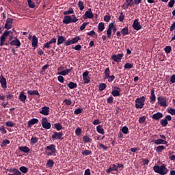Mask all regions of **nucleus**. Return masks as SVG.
Instances as JSON below:
<instances>
[{
    "instance_id": "25",
    "label": "nucleus",
    "mask_w": 175,
    "mask_h": 175,
    "mask_svg": "<svg viewBox=\"0 0 175 175\" xmlns=\"http://www.w3.org/2000/svg\"><path fill=\"white\" fill-rule=\"evenodd\" d=\"M18 150L20 151H22L23 152H25V154H28V152H29V151H31V149H29V148H28V146H20L18 148Z\"/></svg>"
},
{
    "instance_id": "32",
    "label": "nucleus",
    "mask_w": 175,
    "mask_h": 175,
    "mask_svg": "<svg viewBox=\"0 0 175 175\" xmlns=\"http://www.w3.org/2000/svg\"><path fill=\"white\" fill-rule=\"evenodd\" d=\"M96 131L98 133H100V135H105V129L100 125L96 126Z\"/></svg>"
},
{
    "instance_id": "47",
    "label": "nucleus",
    "mask_w": 175,
    "mask_h": 175,
    "mask_svg": "<svg viewBox=\"0 0 175 175\" xmlns=\"http://www.w3.org/2000/svg\"><path fill=\"white\" fill-rule=\"evenodd\" d=\"M122 132L124 135H128V133H129V129H128L126 126H124L122 128Z\"/></svg>"
},
{
    "instance_id": "38",
    "label": "nucleus",
    "mask_w": 175,
    "mask_h": 175,
    "mask_svg": "<svg viewBox=\"0 0 175 175\" xmlns=\"http://www.w3.org/2000/svg\"><path fill=\"white\" fill-rule=\"evenodd\" d=\"M106 87H107V85L106 83H101L98 85V90L99 91H103L106 89Z\"/></svg>"
},
{
    "instance_id": "42",
    "label": "nucleus",
    "mask_w": 175,
    "mask_h": 175,
    "mask_svg": "<svg viewBox=\"0 0 175 175\" xmlns=\"http://www.w3.org/2000/svg\"><path fill=\"white\" fill-rule=\"evenodd\" d=\"M167 113H169V114H171V116H175V109L174 108H172V107H169L167 109Z\"/></svg>"
},
{
    "instance_id": "60",
    "label": "nucleus",
    "mask_w": 175,
    "mask_h": 175,
    "mask_svg": "<svg viewBox=\"0 0 175 175\" xmlns=\"http://www.w3.org/2000/svg\"><path fill=\"white\" fill-rule=\"evenodd\" d=\"M64 103H65L67 106H70V105H72V100L70 99H65L64 100Z\"/></svg>"
},
{
    "instance_id": "16",
    "label": "nucleus",
    "mask_w": 175,
    "mask_h": 175,
    "mask_svg": "<svg viewBox=\"0 0 175 175\" xmlns=\"http://www.w3.org/2000/svg\"><path fill=\"white\" fill-rule=\"evenodd\" d=\"M75 21L72 20V16H70L69 15H66L63 19V24L68 25V24H70V23L75 22Z\"/></svg>"
},
{
    "instance_id": "46",
    "label": "nucleus",
    "mask_w": 175,
    "mask_h": 175,
    "mask_svg": "<svg viewBox=\"0 0 175 175\" xmlns=\"http://www.w3.org/2000/svg\"><path fill=\"white\" fill-rule=\"evenodd\" d=\"M83 113V108H77L74 111V114L76 116H79V114H81Z\"/></svg>"
},
{
    "instance_id": "15",
    "label": "nucleus",
    "mask_w": 175,
    "mask_h": 175,
    "mask_svg": "<svg viewBox=\"0 0 175 175\" xmlns=\"http://www.w3.org/2000/svg\"><path fill=\"white\" fill-rule=\"evenodd\" d=\"M40 114H42L43 116H49L50 114V107L45 106L42 108V110L40 111Z\"/></svg>"
},
{
    "instance_id": "11",
    "label": "nucleus",
    "mask_w": 175,
    "mask_h": 175,
    "mask_svg": "<svg viewBox=\"0 0 175 175\" xmlns=\"http://www.w3.org/2000/svg\"><path fill=\"white\" fill-rule=\"evenodd\" d=\"M124 57V53H118L117 55H113L111 57V59L114 61V62H121V59H122V57Z\"/></svg>"
},
{
    "instance_id": "36",
    "label": "nucleus",
    "mask_w": 175,
    "mask_h": 175,
    "mask_svg": "<svg viewBox=\"0 0 175 175\" xmlns=\"http://www.w3.org/2000/svg\"><path fill=\"white\" fill-rule=\"evenodd\" d=\"M74 13H75V11L73 10V9L72 8H70L69 10L64 11L63 12V14H64V16H69V14H73Z\"/></svg>"
},
{
    "instance_id": "34",
    "label": "nucleus",
    "mask_w": 175,
    "mask_h": 175,
    "mask_svg": "<svg viewBox=\"0 0 175 175\" xmlns=\"http://www.w3.org/2000/svg\"><path fill=\"white\" fill-rule=\"evenodd\" d=\"M83 142H84V143H92V139L90 138L88 135H84L83 137Z\"/></svg>"
},
{
    "instance_id": "26",
    "label": "nucleus",
    "mask_w": 175,
    "mask_h": 175,
    "mask_svg": "<svg viewBox=\"0 0 175 175\" xmlns=\"http://www.w3.org/2000/svg\"><path fill=\"white\" fill-rule=\"evenodd\" d=\"M38 39L36 38V36H33L32 37V47H38Z\"/></svg>"
},
{
    "instance_id": "21",
    "label": "nucleus",
    "mask_w": 175,
    "mask_h": 175,
    "mask_svg": "<svg viewBox=\"0 0 175 175\" xmlns=\"http://www.w3.org/2000/svg\"><path fill=\"white\" fill-rule=\"evenodd\" d=\"M111 172H118V170H117V165H116V164H112L111 166L106 170V173L108 174L111 173Z\"/></svg>"
},
{
    "instance_id": "18",
    "label": "nucleus",
    "mask_w": 175,
    "mask_h": 175,
    "mask_svg": "<svg viewBox=\"0 0 175 175\" xmlns=\"http://www.w3.org/2000/svg\"><path fill=\"white\" fill-rule=\"evenodd\" d=\"M152 120H155L156 121H158L161 120V118H163V113L161 112H157V113H154L152 116Z\"/></svg>"
},
{
    "instance_id": "22",
    "label": "nucleus",
    "mask_w": 175,
    "mask_h": 175,
    "mask_svg": "<svg viewBox=\"0 0 175 175\" xmlns=\"http://www.w3.org/2000/svg\"><path fill=\"white\" fill-rule=\"evenodd\" d=\"M19 100L21 102H23V103H25V100H27V95H25V93L24 92H21L19 95Z\"/></svg>"
},
{
    "instance_id": "3",
    "label": "nucleus",
    "mask_w": 175,
    "mask_h": 175,
    "mask_svg": "<svg viewBox=\"0 0 175 175\" xmlns=\"http://www.w3.org/2000/svg\"><path fill=\"white\" fill-rule=\"evenodd\" d=\"M10 31L5 30L3 34L0 37V46L2 47V46H8L9 44L5 42H6V38L9 36V33Z\"/></svg>"
},
{
    "instance_id": "43",
    "label": "nucleus",
    "mask_w": 175,
    "mask_h": 175,
    "mask_svg": "<svg viewBox=\"0 0 175 175\" xmlns=\"http://www.w3.org/2000/svg\"><path fill=\"white\" fill-rule=\"evenodd\" d=\"M46 166L47 167H53L54 166V161L49 159L46 162Z\"/></svg>"
},
{
    "instance_id": "27",
    "label": "nucleus",
    "mask_w": 175,
    "mask_h": 175,
    "mask_svg": "<svg viewBox=\"0 0 175 175\" xmlns=\"http://www.w3.org/2000/svg\"><path fill=\"white\" fill-rule=\"evenodd\" d=\"M38 122H39V120L37 118H33L28 122V126L35 125V124H38Z\"/></svg>"
},
{
    "instance_id": "40",
    "label": "nucleus",
    "mask_w": 175,
    "mask_h": 175,
    "mask_svg": "<svg viewBox=\"0 0 175 175\" xmlns=\"http://www.w3.org/2000/svg\"><path fill=\"white\" fill-rule=\"evenodd\" d=\"M8 144H10V141L9 139H5L1 142V147H6Z\"/></svg>"
},
{
    "instance_id": "59",
    "label": "nucleus",
    "mask_w": 175,
    "mask_h": 175,
    "mask_svg": "<svg viewBox=\"0 0 175 175\" xmlns=\"http://www.w3.org/2000/svg\"><path fill=\"white\" fill-rule=\"evenodd\" d=\"M139 124H144L146 122V116H142L139 118Z\"/></svg>"
},
{
    "instance_id": "5",
    "label": "nucleus",
    "mask_w": 175,
    "mask_h": 175,
    "mask_svg": "<svg viewBox=\"0 0 175 175\" xmlns=\"http://www.w3.org/2000/svg\"><path fill=\"white\" fill-rule=\"evenodd\" d=\"M46 150H48V151H51V152L46 151V155H48L49 157H51V155H54V154L57 152V148H55V145L54 144H51L49 146H47Z\"/></svg>"
},
{
    "instance_id": "24",
    "label": "nucleus",
    "mask_w": 175,
    "mask_h": 175,
    "mask_svg": "<svg viewBox=\"0 0 175 175\" xmlns=\"http://www.w3.org/2000/svg\"><path fill=\"white\" fill-rule=\"evenodd\" d=\"M66 40V38L62 36H57V46H59V44H62Z\"/></svg>"
},
{
    "instance_id": "37",
    "label": "nucleus",
    "mask_w": 175,
    "mask_h": 175,
    "mask_svg": "<svg viewBox=\"0 0 175 175\" xmlns=\"http://www.w3.org/2000/svg\"><path fill=\"white\" fill-rule=\"evenodd\" d=\"M98 31L103 32V31L105 30V23L102 22L100 23L98 26Z\"/></svg>"
},
{
    "instance_id": "10",
    "label": "nucleus",
    "mask_w": 175,
    "mask_h": 175,
    "mask_svg": "<svg viewBox=\"0 0 175 175\" xmlns=\"http://www.w3.org/2000/svg\"><path fill=\"white\" fill-rule=\"evenodd\" d=\"M90 75V72L88 70L85 71L83 74V84H89V83H91V77L88 76Z\"/></svg>"
},
{
    "instance_id": "17",
    "label": "nucleus",
    "mask_w": 175,
    "mask_h": 175,
    "mask_svg": "<svg viewBox=\"0 0 175 175\" xmlns=\"http://www.w3.org/2000/svg\"><path fill=\"white\" fill-rule=\"evenodd\" d=\"M10 46H16V49L18 47H20L21 46V42H20V40H18L17 38H15L14 40H12L10 42Z\"/></svg>"
},
{
    "instance_id": "19",
    "label": "nucleus",
    "mask_w": 175,
    "mask_h": 175,
    "mask_svg": "<svg viewBox=\"0 0 175 175\" xmlns=\"http://www.w3.org/2000/svg\"><path fill=\"white\" fill-rule=\"evenodd\" d=\"M114 90H112L111 92V94L113 95V96H120V95H121L120 93L121 92V88H118V87H115Z\"/></svg>"
},
{
    "instance_id": "56",
    "label": "nucleus",
    "mask_w": 175,
    "mask_h": 175,
    "mask_svg": "<svg viewBox=\"0 0 175 175\" xmlns=\"http://www.w3.org/2000/svg\"><path fill=\"white\" fill-rule=\"evenodd\" d=\"M92 154V152L90 150H85L82 152L83 155H91Z\"/></svg>"
},
{
    "instance_id": "51",
    "label": "nucleus",
    "mask_w": 175,
    "mask_h": 175,
    "mask_svg": "<svg viewBox=\"0 0 175 175\" xmlns=\"http://www.w3.org/2000/svg\"><path fill=\"white\" fill-rule=\"evenodd\" d=\"M160 124L161 126L165 127V126H167V124H169V122L166 121L165 119H163L160 121Z\"/></svg>"
},
{
    "instance_id": "41",
    "label": "nucleus",
    "mask_w": 175,
    "mask_h": 175,
    "mask_svg": "<svg viewBox=\"0 0 175 175\" xmlns=\"http://www.w3.org/2000/svg\"><path fill=\"white\" fill-rule=\"evenodd\" d=\"M54 127H55V129H56L57 131H61L63 129L62 124H61V123L54 124Z\"/></svg>"
},
{
    "instance_id": "8",
    "label": "nucleus",
    "mask_w": 175,
    "mask_h": 175,
    "mask_svg": "<svg viewBox=\"0 0 175 175\" xmlns=\"http://www.w3.org/2000/svg\"><path fill=\"white\" fill-rule=\"evenodd\" d=\"M157 100L160 106H161L162 107H167V99L166 98V97L160 96L157 98Z\"/></svg>"
},
{
    "instance_id": "58",
    "label": "nucleus",
    "mask_w": 175,
    "mask_h": 175,
    "mask_svg": "<svg viewBox=\"0 0 175 175\" xmlns=\"http://www.w3.org/2000/svg\"><path fill=\"white\" fill-rule=\"evenodd\" d=\"M73 50H76L77 51H81V45L77 44L75 46L72 47Z\"/></svg>"
},
{
    "instance_id": "23",
    "label": "nucleus",
    "mask_w": 175,
    "mask_h": 175,
    "mask_svg": "<svg viewBox=\"0 0 175 175\" xmlns=\"http://www.w3.org/2000/svg\"><path fill=\"white\" fill-rule=\"evenodd\" d=\"M150 102H155L157 100V96H155V90L152 89L150 91Z\"/></svg>"
},
{
    "instance_id": "14",
    "label": "nucleus",
    "mask_w": 175,
    "mask_h": 175,
    "mask_svg": "<svg viewBox=\"0 0 175 175\" xmlns=\"http://www.w3.org/2000/svg\"><path fill=\"white\" fill-rule=\"evenodd\" d=\"M0 83L2 88H4V90H6V88H8V82H6V78H5L3 75L0 76Z\"/></svg>"
},
{
    "instance_id": "31",
    "label": "nucleus",
    "mask_w": 175,
    "mask_h": 175,
    "mask_svg": "<svg viewBox=\"0 0 175 175\" xmlns=\"http://www.w3.org/2000/svg\"><path fill=\"white\" fill-rule=\"evenodd\" d=\"M67 85L70 90H75V88H77V83L75 82H70Z\"/></svg>"
},
{
    "instance_id": "45",
    "label": "nucleus",
    "mask_w": 175,
    "mask_h": 175,
    "mask_svg": "<svg viewBox=\"0 0 175 175\" xmlns=\"http://www.w3.org/2000/svg\"><path fill=\"white\" fill-rule=\"evenodd\" d=\"M164 51L166 54H170V53H172V47L170 46H166L164 48Z\"/></svg>"
},
{
    "instance_id": "64",
    "label": "nucleus",
    "mask_w": 175,
    "mask_h": 175,
    "mask_svg": "<svg viewBox=\"0 0 175 175\" xmlns=\"http://www.w3.org/2000/svg\"><path fill=\"white\" fill-rule=\"evenodd\" d=\"M14 175H21V172L18 170L17 168H14Z\"/></svg>"
},
{
    "instance_id": "54",
    "label": "nucleus",
    "mask_w": 175,
    "mask_h": 175,
    "mask_svg": "<svg viewBox=\"0 0 175 175\" xmlns=\"http://www.w3.org/2000/svg\"><path fill=\"white\" fill-rule=\"evenodd\" d=\"M80 37L79 36H76L75 38H73L71 40V42H72V44H75V43H77V42H79V40H80Z\"/></svg>"
},
{
    "instance_id": "57",
    "label": "nucleus",
    "mask_w": 175,
    "mask_h": 175,
    "mask_svg": "<svg viewBox=\"0 0 175 175\" xmlns=\"http://www.w3.org/2000/svg\"><path fill=\"white\" fill-rule=\"evenodd\" d=\"M6 126H10V128H13L14 126V123L12 121H8L5 122Z\"/></svg>"
},
{
    "instance_id": "63",
    "label": "nucleus",
    "mask_w": 175,
    "mask_h": 175,
    "mask_svg": "<svg viewBox=\"0 0 175 175\" xmlns=\"http://www.w3.org/2000/svg\"><path fill=\"white\" fill-rule=\"evenodd\" d=\"M111 18V16H109V15H106L104 16V21H105V23H109V21H110Z\"/></svg>"
},
{
    "instance_id": "1",
    "label": "nucleus",
    "mask_w": 175,
    "mask_h": 175,
    "mask_svg": "<svg viewBox=\"0 0 175 175\" xmlns=\"http://www.w3.org/2000/svg\"><path fill=\"white\" fill-rule=\"evenodd\" d=\"M153 170L155 173H158L161 175H166L169 173V170L166 168V165H165V164H163L161 166L154 165L153 167Z\"/></svg>"
},
{
    "instance_id": "28",
    "label": "nucleus",
    "mask_w": 175,
    "mask_h": 175,
    "mask_svg": "<svg viewBox=\"0 0 175 175\" xmlns=\"http://www.w3.org/2000/svg\"><path fill=\"white\" fill-rule=\"evenodd\" d=\"M121 33L123 36H126V35H129V29L128 27H126L121 30Z\"/></svg>"
},
{
    "instance_id": "35",
    "label": "nucleus",
    "mask_w": 175,
    "mask_h": 175,
    "mask_svg": "<svg viewBox=\"0 0 175 175\" xmlns=\"http://www.w3.org/2000/svg\"><path fill=\"white\" fill-rule=\"evenodd\" d=\"M19 170L22 173H24V174H26V173H28V172L29 171V169H28V167L25 166H22L19 167Z\"/></svg>"
},
{
    "instance_id": "29",
    "label": "nucleus",
    "mask_w": 175,
    "mask_h": 175,
    "mask_svg": "<svg viewBox=\"0 0 175 175\" xmlns=\"http://www.w3.org/2000/svg\"><path fill=\"white\" fill-rule=\"evenodd\" d=\"M156 152H158V154L162 152L163 150H166V148L164 147L163 146H159L157 148H154Z\"/></svg>"
},
{
    "instance_id": "13",
    "label": "nucleus",
    "mask_w": 175,
    "mask_h": 175,
    "mask_svg": "<svg viewBox=\"0 0 175 175\" xmlns=\"http://www.w3.org/2000/svg\"><path fill=\"white\" fill-rule=\"evenodd\" d=\"M83 17L85 20H87V18H94V14L92 13L91 8H89L88 10L85 12Z\"/></svg>"
},
{
    "instance_id": "62",
    "label": "nucleus",
    "mask_w": 175,
    "mask_h": 175,
    "mask_svg": "<svg viewBox=\"0 0 175 175\" xmlns=\"http://www.w3.org/2000/svg\"><path fill=\"white\" fill-rule=\"evenodd\" d=\"M170 83L173 84L175 83V74H173L171 77H170Z\"/></svg>"
},
{
    "instance_id": "61",
    "label": "nucleus",
    "mask_w": 175,
    "mask_h": 175,
    "mask_svg": "<svg viewBox=\"0 0 175 175\" xmlns=\"http://www.w3.org/2000/svg\"><path fill=\"white\" fill-rule=\"evenodd\" d=\"M175 0H170L168 3V8H173L174 6Z\"/></svg>"
},
{
    "instance_id": "30",
    "label": "nucleus",
    "mask_w": 175,
    "mask_h": 175,
    "mask_svg": "<svg viewBox=\"0 0 175 175\" xmlns=\"http://www.w3.org/2000/svg\"><path fill=\"white\" fill-rule=\"evenodd\" d=\"M27 94L29 95H37V96H40V94H39V91L38 90H28Z\"/></svg>"
},
{
    "instance_id": "20",
    "label": "nucleus",
    "mask_w": 175,
    "mask_h": 175,
    "mask_svg": "<svg viewBox=\"0 0 175 175\" xmlns=\"http://www.w3.org/2000/svg\"><path fill=\"white\" fill-rule=\"evenodd\" d=\"M153 142L154 144H157V146H159L161 144H167V142L165 141V139H158L153 140Z\"/></svg>"
},
{
    "instance_id": "44",
    "label": "nucleus",
    "mask_w": 175,
    "mask_h": 175,
    "mask_svg": "<svg viewBox=\"0 0 175 175\" xmlns=\"http://www.w3.org/2000/svg\"><path fill=\"white\" fill-rule=\"evenodd\" d=\"M78 8L79 10H84V2L79 1L78 2Z\"/></svg>"
},
{
    "instance_id": "12",
    "label": "nucleus",
    "mask_w": 175,
    "mask_h": 175,
    "mask_svg": "<svg viewBox=\"0 0 175 175\" xmlns=\"http://www.w3.org/2000/svg\"><path fill=\"white\" fill-rule=\"evenodd\" d=\"M132 27L135 31H140L142 29V25L139 23V19L134 20Z\"/></svg>"
},
{
    "instance_id": "49",
    "label": "nucleus",
    "mask_w": 175,
    "mask_h": 175,
    "mask_svg": "<svg viewBox=\"0 0 175 175\" xmlns=\"http://www.w3.org/2000/svg\"><path fill=\"white\" fill-rule=\"evenodd\" d=\"M27 3L29 7H30L31 9H33V8H35V3L32 1V0H27Z\"/></svg>"
},
{
    "instance_id": "33",
    "label": "nucleus",
    "mask_w": 175,
    "mask_h": 175,
    "mask_svg": "<svg viewBox=\"0 0 175 175\" xmlns=\"http://www.w3.org/2000/svg\"><path fill=\"white\" fill-rule=\"evenodd\" d=\"M69 73H70V70L66 69L58 72L57 75H60V76H66L67 75H69Z\"/></svg>"
},
{
    "instance_id": "4",
    "label": "nucleus",
    "mask_w": 175,
    "mask_h": 175,
    "mask_svg": "<svg viewBox=\"0 0 175 175\" xmlns=\"http://www.w3.org/2000/svg\"><path fill=\"white\" fill-rule=\"evenodd\" d=\"M111 31H113V35L117 31V27H116L113 23H109L108 26V29L107 30V38H111Z\"/></svg>"
},
{
    "instance_id": "52",
    "label": "nucleus",
    "mask_w": 175,
    "mask_h": 175,
    "mask_svg": "<svg viewBox=\"0 0 175 175\" xmlns=\"http://www.w3.org/2000/svg\"><path fill=\"white\" fill-rule=\"evenodd\" d=\"M49 66H50V65H49V64H45L44 66H43L42 68V70L40 72L41 75H44V70H46V69H49Z\"/></svg>"
},
{
    "instance_id": "39",
    "label": "nucleus",
    "mask_w": 175,
    "mask_h": 175,
    "mask_svg": "<svg viewBox=\"0 0 175 175\" xmlns=\"http://www.w3.org/2000/svg\"><path fill=\"white\" fill-rule=\"evenodd\" d=\"M38 141H39V138L35 137H32L31 140H30V144L33 146V144H36V143H38Z\"/></svg>"
},
{
    "instance_id": "7",
    "label": "nucleus",
    "mask_w": 175,
    "mask_h": 175,
    "mask_svg": "<svg viewBox=\"0 0 175 175\" xmlns=\"http://www.w3.org/2000/svg\"><path fill=\"white\" fill-rule=\"evenodd\" d=\"M105 79H108L109 83H111L116 79L114 75L110 76V68H107L105 70Z\"/></svg>"
},
{
    "instance_id": "50",
    "label": "nucleus",
    "mask_w": 175,
    "mask_h": 175,
    "mask_svg": "<svg viewBox=\"0 0 175 175\" xmlns=\"http://www.w3.org/2000/svg\"><path fill=\"white\" fill-rule=\"evenodd\" d=\"M126 1V8H132V2H133V0H125Z\"/></svg>"
},
{
    "instance_id": "2",
    "label": "nucleus",
    "mask_w": 175,
    "mask_h": 175,
    "mask_svg": "<svg viewBox=\"0 0 175 175\" xmlns=\"http://www.w3.org/2000/svg\"><path fill=\"white\" fill-rule=\"evenodd\" d=\"M146 102V97L142 96L135 100V107L136 109H143L144 107V103Z\"/></svg>"
},
{
    "instance_id": "55",
    "label": "nucleus",
    "mask_w": 175,
    "mask_h": 175,
    "mask_svg": "<svg viewBox=\"0 0 175 175\" xmlns=\"http://www.w3.org/2000/svg\"><path fill=\"white\" fill-rule=\"evenodd\" d=\"M75 135L76 136H80L81 135V129L80 127L75 129Z\"/></svg>"
},
{
    "instance_id": "6",
    "label": "nucleus",
    "mask_w": 175,
    "mask_h": 175,
    "mask_svg": "<svg viewBox=\"0 0 175 175\" xmlns=\"http://www.w3.org/2000/svg\"><path fill=\"white\" fill-rule=\"evenodd\" d=\"M42 126L44 129H51V123L49 122L47 118L44 117L41 121Z\"/></svg>"
},
{
    "instance_id": "9",
    "label": "nucleus",
    "mask_w": 175,
    "mask_h": 175,
    "mask_svg": "<svg viewBox=\"0 0 175 175\" xmlns=\"http://www.w3.org/2000/svg\"><path fill=\"white\" fill-rule=\"evenodd\" d=\"M64 133L62 131L57 132L55 131L52 135V139L53 140H64Z\"/></svg>"
},
{
    "instance_id": "48",
    "label": "nucleus",
    "mask_w": 175,
    "mask_h": 175,
    "mask_svg": "<svg viewBox=\"0 0 175 175\" xmlns=\"http://www.w3.org/2000/svg\"><path fill=\"white\" fill-rule=\"evenodd\" d=\"M124 69H132L133 68V64L126 63L124 66Z\"/></svg>"
},
{
    "instance_id": "53",
    "label": "nucleus",
    "mask_w": 175,
    "mask_h": 175,
    "mask_svg": "<svg viewBox=\"0 0 175 175\" xmlns=\"http://www.w3.org/2000/svg\"><path fill=\"white\" fill-rule=\"evenodd\" d=\"M0 132L2 133V135L8 133V131H6L5 126H1V128H0Z\"/></svg>"
}]
</instances>
